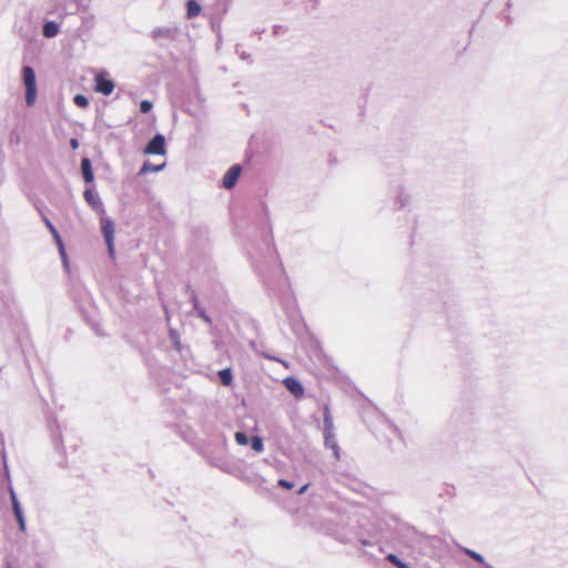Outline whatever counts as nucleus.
<instances>
[{"label": "nucleus", "mask_w": 568, "mask_h": 568, "mask_svg": "<svg viewBox=\"0 0 568 568\" xmlns=\"http://www.w3.org/2000/svg\"><path fill=\"white\" fill-rule=\"evenodd\" d=\"M60 254V257L62 260V264H63V267L67 272L70 271V264H69V258H68V255H67V251H63V253H59Z\"/></svg>", "instance_id": "nucleus-25"}, {"label": "nucleus", "mask_w": 568, "mask_h": 568, "mask_svg": "<svg viewBox=\"0 0 568 568\" xmlns=\"http://www.w3.org/2000/svg\"><path fill=\"white\" fill-rule=\"evenodd\" d=\"M334 430L333 419L327 406L324 408V432Z\"/></svg>", "instance_id": "nucleus-15"}, {"label": "nucleus", "mask_w": 568, "mask_h": 568, "mask_svg": "<svg viewBox=\"0 0 568 568\" xmlns=\"http://www.w3.org/2000/svg\"><path fill=\"white\" fill-rule=\"evenodd\" d=\"M143 153L146 155H164L166 153L164 135L155 134L145 145Z\"/></svg>", "instance_id": "nucleus-3"}, {"label": "nucleus", "mask_w": 568, "mask_h": 568, "mask_svg": "<svg viewBox=\"0 0 568 568\" xmlns=\"http://www.w3.org/2000/svg\"><path fill=\"white\" fill-rule=\"evenodd\" d=\"M95 82V91L104 94L110 95L114 90V83L112 80L106 78L105 72H99L94 77Z\"/></svg>", "instance_id": "nucleus-4"}, {"label": "nucleus", "mask_w": 568, "mask_h": 568, "mask_svg": "<svg viewBox=\"0 0 568 568\" xmlns=\"http://www.w3.org/2000/svg\"><path fill=\"white\" fill-rule=\"evenodd\" d=\"M153 38H169L171 36V30L168 28H158L153 30Z\"/></svg>", "instance_id": "nucleus-17"}, {"label": "nucleus", "mask_w": 568, "mask_h": 568, "mask_svg": "<svg viewBox=\"0 0 568 568\" xmlns=\"http://www.w3.org/2000/svg\"><path fill=\"white\" fill-rule=\"evenodd\" d=\"M219 375H220V378H221V382L223 385H225V386L231 385V383L233 381V376H232V372L230 368H224V369L220 371Z\"/></svg>", "instance_id": "nucleus-16"}, {"label": "nucleus", "mask_w": 568, "mask_h": 568, "mask_svg": "<svg viewBox=\"0 0 568 568\" xmlns=\"http://www.w3.org/2000/svg\"><path fill=\"white\" fill-rule=\"evenodd\" d=\"M9 494H10L12 506L20 505V503H19V500L17 498L16 491H14L12 486L9 487Z\"/></svg>", "instance_id": "nucleus-28"}, {"label": "nucleus", "mask_w": 568, "mask_h": 568, "mask_svg": "<svg viewBox=\"0 0 568 568\" xmlns=\"http://www.w3.org/2000/svg\"><path fill=\"white\" fill-rule=\"evenodd\" d=\"M264 448V445H263V440L261 437L258 436H254L252 438V449L257 452V453H261Z\"/></svg>", "instance_id": "nucleus-19"}, {"label": "nucleus", "mask_w": 568, "mask_h": 568, "mask_svg": "<svg viewBox=\"0 0 568 568\" xmlns=\"http://www.w3.org/2000/svg\"><path fill=\"white\" fill-rule=\"evenodd\" d=\"M12 509H13L14 516L17 518L19 529L21 531H26V519H24V515H23L21 506L14 505V506H12Z\"/></svg>", "instance_id": "nucleus-12"}, {"label": "nucleus", "mask_w": 568, "mask_h": 568, "mask_svg": "<svg viewBox=\"0 0 568 568\" xmlns=\"http://www.w3.org/2000/svg\"><path fill=\"white\" fill-rule=\"evenodd\" d=\"M83 197L97 214L105 215L103 203L100 196L92 189H85L83 192Z\"/></svg>", "instance_id": "nucleus-5"}, {"label": "nucleus", "mask_w": 568, "mask_h": 568, "mask_svg": "<svg viewBox=\"0 0 568 568\" xmlns=\"http://www.w3.org/2000/svg\"><path fill=\"white\" fill-rule=\"evenodd\" d=\"M324 444L326 447H328L333 450L335 458L338 459L339 458V448H338L337 442L335 439L334 430L324 432Z\"/></svg>", "instance_id": "nucleus-8"}, {"label": "nucleus", "mask_w": 568, "mask_h": 568, "mask_svg": "<svg viewBox=\"0 0 568 568\" xmlns=\"http://www.w3.org/2000/svg\"><path fill=\"white\" fill-rule=\"evenodd\" d=\"M101 217V230L105 240V244L108 247L109 255L111 257L114 256V233L115 226L113 221L110 217L104 215H100Z\"/></svg>", "instance_id": "nucleus-2"}, {"label": "nucleus", "mask_w": 568, "mask_h": 568, "mask_svg": "<svg viewBox=\"0 0 568 568\" xmlns=\"http://www.w3.org/2000/svg\"><path fill=\"white\" fill-rule=\"evenodd\" d=\"M387 559H388L392 564L396 565V566H397V567H399V568H408V566H407L405 562H403V561H402V560H400L396 555H394V554H389V555L387 556Z\"/></svg>", "instance_id": "nucleus-21"}, {"label": "nucleus", "mask_w": 568, "mask_h": 568, "mask_svg": "<svg viewBox=\"0 0 568 568\" xmlns=\"http://www.w3.org/2000/svg\"><path fill=\"white\" fill-rule=\"evenodd\" d=\"M307 487L308 485H304L303 487H301L298 490V495H303L307 490Z\"/></svg>", "instance_id": "nucleus-31"}, {"label": "nucleus", "mask_w": 568, "mask_h": 568, "mask_svg": "<svg viewBox=\"0 0 568 568\" xmlns=\"http://www.w3.org/2000/svg\"><path fill=\"white\" fill-rule=\"evenodd\" d=\"M201 12V7L195 0H187L186 14L189 18L196 17Z\"/></svg>", "instance_id": "nucleus-13"}, {"label": "nucleus", "mask_w": 568, "mask_h": 568, "mask_svg": "<svg viewBox=\"0 0 568 568\" xmlns=\"http://www.w3.org/2000/svg\"><path fill=\"white\" fill-rule=\"evenodd\" d=\"M193 306H194V310L197 312L199 316L207 324H211V318L210 316L206 314V312L204 311V308H202L199 304V301L197 298L194 296L193 297Z\"/></svg>", "instance_id": "nucleus-14"}, {"label": "nucleus", "mask_w": 568, "mask_h": 568, "mask_svg": "<svg viewBox=\"0 0 568 568\" xmlns=\"http://www.w3.org/2000/svg\"><path fill=\"white\" fill-rule=\"evenodd\" d=\"M278 485L283 488H286V489H292L293 488V483L286 480V479H280L278 480Z\"/></svg>", "instance_id": "nucleus-29"}, {"label": "nucleus", "mask_w": 568, "mask_h": 568, "mask_svg": "<svg viewBox=\"0 0 568 568\" xmlns=\"http://www.w3.org/2000/svg\"><path fill=\"white\" fill-rule=\"evenodd\" d=\"M4 469H6V471H7V476L9 477L8 465H7V463H6V462H4Z\"/></svg>", "instance_id": "nucleus-32"}, {"label": "nucleus", "mask_w": 568, "mask_h": 568, "mask_svg": "<svg viewBox=\"0 0 568 568\" xmlns=\"http://www.w3.org/2000/svg\"><path fill=\"white\" fill-rule=\"evenodd\" d=\"M170 337L175 346V348L179 351L180 349V339H179V334L175 329H170Z\"/></svg>", "instance_id": "nucleus-24"}, {"label": "nucleus", "mask_w": 568, "mask_h": 568, "mask_svg": "<svg viewBox=\"0 0 568 568\" xmlns=\"http://www.w3.org/2000/svg\"><path fill=\"white\" fill-rule=\"evenodd\" d=\"M51 235H52V237H53V240H54V242H55V244H57V247H58L59 253H63V251H65V246H64V244H63V241H62V239H61V236H60L59 232L57 231V232H54V233H53V234H51Z\"/></svg>", "instance_id": "nucleus-20"}, {"label": "nucleus", "mask_w": 568, "mask_h": 568, "mask_svg": "<svg viewBox=\"0 0 568 568\" xmlns=\"http://www.w3.org/2000/svg\"><path fill=\"white\" fill-rule=\"evenodd\" d=\"M240 174L241 166L239 164L231 166L223 176V187L226 190H231L236 184Z\"/></svg>", "instance_id": "nucleus-6"}, {"label": "nucleus", "mask_w": 568, "mask_h": 568, "mask_svg": "<svg viewBox=\"0 0 568 568\" xmlns=\"http://www.w3.org/2000/svg\"><path fill=\"white\" fill-rule=\"evenodd\" d=\"M152 102L149 101V100H142L141 103H140V110L142 113H148L152 110Z\"/></svg>", "instance_id": "nucleus-23"}, {"label": "nucleus", "mask_w": 568, "mask_h": 568, "mask_svg": "<svg viewBox=\"0 0 568 568\" xmlns=\"http://www.w3.org/2000/svg\"><path fill=\"white\" fill-rule=\"evenodd\" d=\"M285 387L287 388V390L294 395L295 397H301L304 393V388L302 386V384L294 377H286L284 381H283Z\"/></svg>", "instance_id": "nucleus-7"}, {"label": "nucleus", "mask_w": 568, "mask_h": 568, "mask_svg": "<svg viewBox=\"0 0 568 568\" xmlns=\"http://www.w3.org/2000/svg\"><path fill=\"white\" fill-rule=\"evenodd\" d=\"M235 440L239 445L245 446L248 443V437L246 434H244L242 432H237V433H235Z\"/></svg>", "instance_id": "nucleus-22"}, {"label": "nucleus", "mask_w": 568, "mask_h": 568, "mask_svg": "<svg viewBox=\"0 0 568 568\" xmlns=\"http://www.w3.org/2000/svg\"><path fill=\"white\" fill-rule=\"evenodd\" d=\"M165 165H166L165 163L154 165L151 162H144V164L141 166V169L139 171V175L160 172L165 168Z\"/></svg>", "instance_id": "nucleus-11"}, {"label": "nucleus", "mask_w": 568, "mask_h": 568, "mask_svg": "<svg viewBox=\"0 0 568 568\" xmlns=\"http://www.w3.org/2000/svg\"><path fill=\"white\" fill-rule=\"evenodd\" d=\"M74 103L80 108H87L89 105V100L83 94H77L73 98Z\"/></svg>", "instance_id": "nucleus-18"}, {"label": "nucleus", "mask_w": 568, "mask_h": 568, "mask_svg": "<svg viewBox=\"0 0 568 568\" xmlns=\"http://www.w3.org/2000/svg\"><path fill=\"white\" fill-rule=\"evenodd\" d=\"M22 72V83L26 88V104L27 106H33L37 102L38 89H37V78L36 72L32 67L24 65L21 70Z\"/></svg>", "instance_id": "nucleus-1"}, {"label": "nucleus", "mask_w": 568, "mask_h": 568, "mask_svg": "<svg viewBox=\"0 0 568 568\" xmlns=\"http://www.w3.org/2000/svg\"><path fill=\"white\" fill-rule=\"evenodd\" d=\"M42 219H43V222H44L45 226L48 227V230L50 231L51 234L57 232L55 226L52 224V222L47 216H43Z\"/></svg>", "instance_id": "nucleus-27"}, {"label": "nucleus", "mask_w": 568, "mask_h": 568, "mask_svg": "<svg viewBox=\"0 0 568 568\" xmlns=\"http://www.w3.org/2000/svg\"><path fill=\"white\" fill-rule=\"evenodd\" d=\"M60 31V27L54 21H48L43 24L42 33L45 38H54Z\"/></svg>", "instance_id": "nucleus-10"}, {"label": "nucleus", "mask_w": 568, "mask_h": 568, "mask_svg": "<svg viewBox=\"0 0 568 568\" xmlns=\"http://www.w3.org/2000/svg\"><path fill=\"white\" fill-rule=\"evenodd\" d=\"M81 171L87 183H91L94 179L91 161L88 158L81 161Z\"/></svg>", "instance_id": "nucleus-9"}, {"label": "nucleus", "mask_w": 568, "mask_h": 568, "mask_svg": "<svg viewBox=\"0 0 568 568\" xmlns=\"http://www.w3.org/2000/svg\"><path fill=\"white\" fill-rule=\"evenodd\" d=\"M466 552H467L468 556H470L476 561L484 562V557L480 554H478L476 551H473V550H469V549H467Z\"/></svg>", "instance_id": "nucleus-26"}, {"label": "nucleus", "mask_w": 568, "mask_h": 568, "mask_svg": "<svg viewBox=\"0 0 568 568\" xmlns=\"http://www.w3.org/2000/svg\"><path fill=\"white\" fill-rule=\"evenodd\" d=\"M70 144H71L72 149H78V146H79V142L77 139H71Z\"/></svg>", "instance_id": "nucleus-30"}]
</instances>
